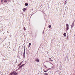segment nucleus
I'll use <instances>...</instances> for the list:
<instances>
[{
	"label": "nucleus",
	"instance_id": "412c9836",
	"mask_svg": "<svg viewBox=\"0 0 75 75\" xmlns=\"http://www.w3.org/2000/svg\"><path fill=\"white\" fill-rule=\"evenodd\" d=\"M10 0H8V1H10Z\"/></svg>",
	"mask_w": 75,
	"mask_h": 75
},
{
	"label": "nucleus",
	"instance_id": "f257e3e1",
	"mask_svg": "<svg viewBox=\"0 0 75 75\" xmlns=\"http://www.w3.org/2000/svg\"><path fill=\"white\" fill-rule=\"evenodd\" d=\"M17 75V73L14 72L13 71L9 75Z\"/></svg>",
	"mask_w": 75,
	"mask_h": 75
},
{
	"label": "nucleus",
	"instance_id": "b1692460",
	"mask_svg": "<svg viewBox=\"0 0 75 75\" xmlns=\"http://www.w3.org/2000/svg\"><path fill=\"white\" fill-rule=\"evenodd\" d=\"M30 1H31V0H29Z\"/></svg>",
	"mask_w": 75,
	"mask_h": 75
},
{
	"label": "nucleus",
	"instance_id": "4be33fe9",
	"mask_svg": "<svg viewBox=\"0 0 75 75\" xmlns=\"http://www.w3.org/2000/svg\"><path fill=\"white\" fill-rule=\"evenodd\" d=\"M28 47H30V46L29 45Z\"/></svg>",
	"mask_w": 75,
	"mask_h": 75
},
{
	"label": "nucleus",
	"instance_id": "f03ea898",
	"mask_svg": "<svg viewBox=\"0 0 75 75\" xmlns=\"http://www.w3.org/2000/svg\"><path fill=\"white\" fill-rule=\"evenodd\" d=\"M24 65H25V64H22V65H21V66H20L18 67V69H20V68H21L23 67V66H24Z\"/></svg>",
	"mask_w": 75,
	"mask_h": 75
},
{
	"label": "nucleus",
	"instance_id": "39448f33",
	"mask_svg": "<svg viewBox=\"0 0 75 75\" xmlns=\"http://www.w3.org/2000/svg\"><path fill=\"white\" fill-rule=\"evenodd\" d=\"M35 61H37V62H39L40 60H39V59H37L35 60Z\"/></svg>",
	"mask_w": 75,
	"mask_h": 75
},
{
	"label": "nucleus",
	"instance_id": "7ed1b4c3",
	"mask_svg": "<svg viewBox=\"0 0 75 75\" xmlns=\"http://www.w3.org/2000/svg\"><path fill=\"white\" fill-rule=\"evenodd\" d=\"M22 63H23V62H21L18 65V66H20L21 65V64H22Z\"/></svg>",
	"mask_w": 75,
	"mask_h": 75
},
{
	"label": "nucleus",
	"instance_id": "6ab92c4d",
	"mask_svg": "<svg viewBox=\"0 0 75 75\" xmlns=\"http://www.w3.org/2000/svg\"><path fill=\"white\" fill-rule=\"evenodd\" d=\"M44 72H47V71H45H45H44Z\"/></svg>",
	"mask_w": 75,
	"mask_h": 75
},
{
	"label": "nucleus",
	"instance_id": "4468645a",
	"mask_svg": "<svg viewBox=\"0 0 75 75\" xmlns=\"http://www.w3.org/2000/svg\"><path fill=\"white\" fill-rule=\"evenodd\" d=\"M67 2L66 1H65V3H64L65 4H67Z\"/></svg>",
	"mask_w": 75,
	"mask_h": 75
},
{
	"label": "nucleus",
	"instance_id": "a211bd4d",
	"mask_svg": "<svg viewBox=\"0 0 75 75\" xmlns=\"http://www.w3.org/2000/svg\"><path fill=\"white\" fill-rule=\"evenodd\" d=\"M29 45L30 46L31 45V43H29Z\"/></svg>",
	"mask_w": 75,
	"mask_h": 75
},
{
	"label": "nucleus",
	"instance_id": "2eb2a0df",
	"mask_svg": "<svg viewBox=\"0 0 75 75\" xmlns=\"http://www.w3.org/2000/svg\"><path fill=\"white\" fill-rule=\"evenodd\" d=\"M49 61H51V62H52L53 61V60H51V59H50L49 60Z\"/></svg>",
	"mask_w": 75,
	"mask_h": 75
},
{
	"label": "nucleus",
	"instance_id": "5701e85b",
	"mask_svg": "<svg viewBox=\"0 0 75 75\" xmlns=\"http://www.w3.org/2000/svg\"><path fill=\"white\" fill-rule=\"evenodd\" d=\"M49 59H51V58H49Z\"/></svg>",
	"mask_w": 75,
	"mask_h": 75
},
{
	"label": "nucleus",
	"instance_id": "9b49d317",
	"mask_svg": "<svg viewBox=\"0 0 75 75\" xmlns=\"http://www.w3.org/2000/svg\"><path fill=\"white\" fill-rule=\"evenodd\" d=\"M6 2H7V0H5L4 1V2L6 3Z\"/></svg>",
	"mask_w": 75,
	"mask_h": 75
},
{
	"label": "nucleus",
	"instance_id": "6e6552de",
	"mask_svg": "<svg viewBox=\"0 0 75 75\" xmlns=\"http://www.w3.org/2000/svg\"><path fill=\"white\" fill-rule=\"evenodd\" d=\"M68 29H69V28L68 27H67V28H66L67 31H68Z\"/></svg>",
	"mask_w": 75,
	"mask_h": 75
},
{
	"label": "nucleus",
	"instance_id": "20e7f679",
	"mask_svg": "<svg viewBox=\"0 0 75 75\" xmlns=\"http://www.w3.org/2000/svg\"><path fill=\"white\" fill-rule=\"evenodd\" d=\"M28 3H25V5L26 6H28Z\"/></svg>",
	"mask_w": 75,
	"mask_h": 75
},
{
	"label": "nucleus",
	"instance_id": "0eeeda50",
	"mask_svg": "<svg viewBox=\"0 0 75 75\" xmlns=\"http://www.w3.org/2000/svg\"><path fill=\"white\" fill-rule=\"evenodd\" d=\"M63 35H64V37H66V33H64V34H63Z\"/></svg>",
	"mask_w": 75,
	"mask_h": 75
},
{
	"label": "nucleus",
	"instance_id": "f8f14e48",
	"mask_svg": "<svg viewBox=\"0 0 75 75\" xmlns=\"http://www.w3.org/2000/svg\"><path fill=\"white\" fill-rule=\"evenodd\" d=\"M25 48L23 54H25Z\"/></svg>",
	"mask_w": 75,
	"mask_h": 75
},
{
	"label": "nucleus",
	"instance_id": "dca6fc26",
	"mask_svg": "<svg viewBox=\"0 0 75 75\" xmlns=\"http://www.w3.org/2000/svg\"><path fill=\"white\" fill-rule=\"evenodd\" d=\"M3 1H4V0H1V3H3Z\"/></svg>",
	"mask_w": 75,
	"mask_h": 75
},
{
	"label": "nucleus",
	"instance_id": "1a4fd4ad",
	"mask_svg": "<svg viewBox=\"0 0 75 75\" xmlns=\"http://www.w3.org/2000/svg\"><path fill=\"white\" fill-rule=\"evenodd\" d=\"M66 27H68V26H69V25L68 24H66Z\"/></svg>",
	"mask_w": 75,
	"mask_h": 75
},
{
	"label": "nucleus",
	"instance_id": "9d476101",
	"mask_svg": "<svg viewBox=\"0 0 75 75\" xmlns=\"http://www.w3.org/2000/svg\"><path fill=\"white\" fill-rule=\"evenodd\" d=\"M49 28H51V25H50L49 26H48Z\"/></svg>",
	"mask_w": 75,
	"mask_h": 75
},
{
	"label": "nucleus",
	"instance_id": "f3484780",
	"mask_svg": "<svg viewBox=\"0 0 75 75\" xmlns=\"http://www.w3.org/2000/svg\"><path fill=\"white\" fill-rule=\"evenodd\" d=\"M44 74H45V75H48V73H44Z\"/></svg>",
	"mask_w": 75,
	"mask_h": 75
},
{
	"label": "nucleus",
	"instance_id": "aec40b11",
	"mask_svg": "<svg viewBox=\"0 0 75 75\" xmlns=\"http://www.w3.org/2000/svg\"><path fill=\"white\" fill-rule=\"evenodd\" d=\"M44 66H45V67H46V68H47V67L46 66H45V65Z\"/></svg>",
	"mask_w": 75,
	"mask_h": 75
},
{
	"label": "nucleus",
	"instance_id": "ddd939ff",
	"mask_svg": "<svg viewBox=\"0 0 75 75\" xmlns=\"http://www.w3.org/2000/svg\"><path fill=\"white\" fill-rule=\"evenodd\" d=\"M23 29L24 31H25L26 29H25V27H24L23 28Z\"/></svg>",
	"mask_w": 75,
	"mask_h": 75
},
{
	"label": "nucleus",
	"instance_id": "423d86ee",
	"mask_svg": "<svg viewBox=\"0 0 75 75\" xmlns=\"http://www.w3.org/2000/svg\"><path fill=\"white\" fill-rule=\"evenodd\" d=\"M26 8H23V11L24 12L25 10H26Z\"/></svg>",
	"mask_w": 75,
	"mask_h": 75
}]
</instances>
